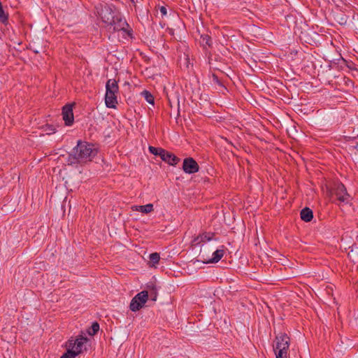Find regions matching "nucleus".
<instances>
[{
    "mask_svg": "<svg viewBox=\"0 0 358 358\" xmlns=\"http://www.w3.org/2000/svg\"><path fill=\"white\" fill-rule=\"evenodd\" d=\"M141 94L149 103L154 104V97L151 93L144 90L141 92Z\"/></svg>",
    "mask_w": 358,
    "mask_h": 358,
    "instance_id": "nucleus-16",
    "label": "nucleus"
},
{
    "mask_svg": "<svg viewBox=\"0 0 358 358\" xmlns=\"http://www.w3.org/2000/svg\"><path fill=\"white\" fill-rule=\"evenodd\" d=\"M97 150L93 144L78 141L69 156L71 164L90 162L96 155Z\"/></svg>",
    "mask_w": 358,
    "mask_h": 358,
    "instance_id": "nucleus-1",
    "label": "nucleus"
},
{
    "mask_svg": "<svg viewBox=\"0 0 358 358\" xmlns=\"http://www.w3.org/2000/svg\"><path fill=\"white\" fill-rule=\"evenodd\" d=\"M133 209L143 213H149L153 210V205L148 203L145 206H135Z\"/></svg>",
    "mask_w": 358,
    "mask_h": 358,
    "instance_id": "nucleus-15",
    "label": "nucleus"
},
{
    "mask_svg": "<svg viewBox=\"0 0 358 358\" xmlns=\"http://www.w3.org/2000/svg\"><path fill=\"white\" fill-rule=\"evenodd\" d=\"M99 329V325L97 322H94L92 324V325L91 326L90 329L88 330L87 333L90 335V336H93L94 334H96L98 331Z\"/></svg>",
    "mask_w": 358,
    "mask_h": 358,
    "instance_id": "nucleus-18",
    "label": "nucleus"
},
{
    "mask_svg": "<svg viewBox=\"0 0 358 358\" xmlns=\"http://www.w3.org/2000/svg\"><path fill=\"white\" fill-rule=\"evenodd\" d=\"M224 246L222 245V246H221V248L216 250L213 252L212 258L205 259L203 261V262L206 263V264L217 263L222 259V257L224 256Z\"/></svg>",
    "mask_w": 358,
    "mask_h": 358,
    "instance_id": "nucleus-11",
    "label": "nucleus"
},
{
    "mask_svg": "<svg viewBox=\"0 0 358 358\" xmlns=\"http://www.w3.org/2000/svg\"><path fill=\"white\" fill-rule=\"evenodd\" d=\"M300 215L301 220L305 222H310L313 217V211L308 208L302 209Z\"/></svg>",
    "mask_w": 358,
    "mask_h": 358,
    "instance_id": "nucleus-14",
    "label": "nucleus"
},
{
    "mask_svg": "<svg viewBox=\"0 0 358 358\" xmlns=\"http://www.w3.org/2000/svg\"><path fill=\"white\" fill-rule=\"evenodd\" d=\"M63 120L66 125L70 126L73 122V104H67L62 109Z\"/></svg>",
    "mask_w": 358,
    "mask_h": 358,
    "instance_id": "nucleus-10",
    "label": "nucleus"
},
{
    "mask_svg": "<svg viewBox=\"0 0 358 358\" xmlns=\"http://www.w3.org/2000/svg\"><path fill=\"white\" fill-rule=\"evenodd\" d=\"M150 296L151 300H157V292L156 288L154 286H152V289L150 290V294H148V296Z\"/></svg>",
    "mask_w": 358,
    "mask_h": 358,
    "instance_id": "nucleus-22",
    "label": "nucleus"
},
{
    "mask_svg": "<svg viewBox=\"0 0 358 358\" xmlns=\"http://www.w3.org/2000/svg\"><path fill=\"white\" fill-rule=\"evenodd\" d=\"M128 26L127 22L122 19L119 13H117L114 17V22L109 24V28L113 29V31L124 30L126 27Z\"/></svg>",
    "mask_w": 358,
    "mask_h": 358,
    "instance_id": "nucleus-9",
    "label": "nucleus"
},
{
    "mask_svg": "<svg viewBox=\"0 0 358 358\" xmlns=\"http://www.w3.org/2000/svg\"><path fill=\"white\" fill-rule=\"evenodd\" d=\"M148 299V292L142 291L137 294L131 300L130 303V309L132 311H137L140 310Z\"/></svg>",
    "mask_w": 358,
    "mask_h": 358,
    "instance_id": "nucleus-7",
    "label": "nucleus"
},
{
    "mask_svg": "<svg viewBox=\"0 0 358 358\" xmlns=\"http://www.w3.org/2000/svg\"><path fill=\"white\" fill-rule=\"evenodd\" d=\"M161 159L172 166L177 164L180 160L179 158L177 157L176 155L169 152L166 151L165 150H164V152H162V154Z\"/></svg>",
    "mask_w": 358,
    "mask_h": 358,
    "instance_id": "nucleus-12",
    "label": "nucleus"
},
{
    "mask_svg": "<svg viewBox=\"0 0 358 358\" xmlns=\"http://www.w3.org/2000/svg\"><path fill=\"white\" fill-rule=\"evenodd\" d=\"M182 169L186 173H194L199 171V167L196 162L192 157L184 159Z\"/></svg>",
    "mask_w": 358,
    "mask_h": 358,
    "instance_id": "nucleus-8",
    "label": "nucleus"
},
{
    "mask_svg": "<svg viewBox=\"0 0 358 358\" xmlns=\"http://www.w3.org/2000/svg\"><path fill=\"white\" fill-rule=\"evenodd\" d=\"M213 237L214 234L205 232L196 237L194 240V242L195 244H199L206 241H210L213 239Z\"/></svg>",
    "mask_w": 358,
    "mask_h": 358,
    "instance_id": "nucleus-13",
    "label": "nucleus"
},
{
    "mask_svg": "<svg viewBox=\"0 0 358 358\" xmlns=\"http://www.w3.org/2000/svg\"><path fill=\"white\" fill-rule=\"evenodd\" d=\"M289 338L286 334H280L275 338L274 348L276 358H287Z\"/></svg>",
    "mask_w": 358,
    "mask_h": 358,
    "instance_id": "nucleus-5",
    "label": "nucleus"
},
{
    "mask_svg": "<svg viewBox=\"0 0 358 358\" xmlns=\"http://www.w3.org/2000/svg\"><path fill=\"white\" fill-rule=\"evenodd\" d=\"M118 11L116 10L114 6L104 5L99 13V15L102 21L109 26L110 23L114 22V17H115Z\"/></svg>",
    "mask_w": 358,
    "mask_h": 358,
    "instance_id": "nucleus-6",
    "label": "nucleus"
},
{
    "mask_svg": "<svg viewBox=\"0 0 358 358\" xmlns=\"http://www.w3.org/2000/svg\"><path fill=\"white\" fill-rule=\"evenodd\" d=\"M43 131L46 133V134L50 135L51 134H54L55 132V128L50 124H46L43 127Z\"/></svg>",
    "mask_w": 358,
    "mask_h": 358,
    "instance_id": "nucleus-21",
    "label": "nucleus"
},
{
    "mask_svg": "<svg viewBox=\"0 0 358 358\" xmlns=\"http://www.w3.org/2000/svg\"><path fill=\"white\" fill-rule=\"evenodd\" d=\"M328 193L331 199L335 197V200H333V201H336L339 204H347L350 201V194L347 192L344 185L341 182L335 183L331 189H328Z\"/></svg>",
    "mask_w": 358,
    "mask_h": 358,
    "instance_id": "nucleus-4",
    "label": "nucleus"
},
{
    "mask_svg": "<svg viewBox=\"0 0 358 358\" xmlns=\"http://www.w3.org/2000/svg\"><path fill=\"white\" fill-rule=\"evenodd\" d=\"M87 338L80 336L76 339H71L68 342L67 351L60 358H75L78 355L86 350L85 344Z\"/></svg>",
    "mask_w": 358,
    "mask_h": 358,
    "instance_id": "nucleus-2",
    "label": "nucleus"
},
{
    "mask_svg": "<svg viewBox=\"0 0 358 358\" xmlns=\"http://www.w3.org/2000/svg\"><path fill=\"white\" fill-rule=\"evenodd\" d=\"M8 20V15L5 13L2 4L0 2V21L3 23H5Z\"/></svg>",
    "mask_w": 358,
    "mask_h": 358,
    "instance_id": "nucleus-19",
    "label": "nucleus"
},
{
    "mask_svg": "<svg viewBox=\"0 0 358 358\" xmlns=\"http://www.w3.org/2000/svg\"><path fill=\"white\" fill-rule=\"evenodd\" d=\"M159 10L162 16L166 15L167 10L164 6H161Z\"/></svg>",
    "mask_w": 358,
    "mask_h": 358,
    "instance_id": "nucleus-24",
    "label": "nucleus"
},
{
    "mask_svg": "<svg viewBox=\"0 0 358 358\" xmlns=\"http://www.w3.org/2000/svg\"><path fill=\"white\" fill-rule=\"evenodd\" d=\"M159 255L157 252H154L150 255V260L153 264H157L159 261Z\"/></svg>",
    "mask_w": 358,
    "mask_h": 358,
    "instance_id": "nucleus-20",
    "label": "nucleus"
},
{
    "mask_svg": "<svg viewBox=\"0 0 358 358\" xmlns=\"http://www.w3.org/2000/svg\"><path fill=\"white\" fill-rule=\"evenodd\" d=\"M202 43L204 45L210 46V38L208 35L201 36Z\"/></svg>",
    "mask_w": 358,
    "mask_h": 358,
    "instance_id": "nucleus-23",
    "label": "nucleus"
},
{
    "mask_svg": "<svg viewBox=\"0 0 358 358\" xmlns=\"http://www.w3.org/2000/svg\"><path fill=\"white\" fill-rule=\"evenodd\" d=\"M357 138H358V135H357Z\"/></svg>",
    "mask_w": 358,
    "mask_h": 358,
    "instance_id": "nucleus-25",
    "label": "nucleus"
},
{
    "mask_svg": "<svg viewBox=\"0 0 358 358\" xmlns=\"http://www.w3.org/2000/svg\"><path fill=\"white\" fill-rule=\"evenodd\" d=\"M119 87L114 79H109L106 85L105 103L108 108H115L117 104Z\"/></svg>",
    "mask_w": 358,
    "mask_h": 358,
    "instance_id": "nucleus-3",
    "label": "nucleus"
},
{
    "mask_svg": "<svg viewBox=\"0 0 358 358\" xmlns=\"http://www.w3.org/2000/svg\"><path fill=\"white\" fill-rule=\"evenodd\" d=\"M150 152L154 155H157L161 157L162 152H164V149L161 148H155L153 146H149Z\"/></svg>",
    "mask_w": 358,
    "mask_h": 358,
    "instance_id": "nucleus-17",
    "label": "nucleus"
}]
</instances>
